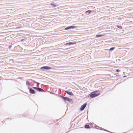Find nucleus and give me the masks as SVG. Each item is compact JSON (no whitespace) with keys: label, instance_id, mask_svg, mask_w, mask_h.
Masks as SVG:
<instances>
[{"label":"nucleus","instance_id":"21","mask_svg":"<svg viewBox=\"0 0 133 133\" xmlns=\"http://www.w3.org/2000/svg\"><path fill=\"white\" fill-rule=\"evenodd\" d=\"M116 71L117 72H120V70L119 69H117L116 70Z\"/></svg>","mask_w":133,"mask_h":133},{"label":"nucleus","instance_id":"24","mask_svg":"<svg viewBox=\"0 0 133 133\" xmlns=\"http://www.w3.org/2000/svg\"><path fill=\"white\" fill-rule=\"evenodd\" d=\"M116 76H117V77H119L120 76V75H115ZM120 76H122V75H120Z\"/></svg>","mask_w":133,"mask_h":133},{"label":"nucleus","instance_id":"17","mask_svg":"<svg viewBox=\"0 0 133 133\" xmlns=\"http://www.w3.org/2000/svg\"><path fill=\"white\" fill-rule=\"evenodd\" d=\"M29 81H31L32 82H32H33L34 83H36V84H37V82L35 80H32V79H29Z\"/></svg>","mask_w":133,"mask_h":133},{"label":"nucleus","instance_id":"27","mask_svg":"<svg viewBox=\"0 0 133 133\" xmlns=\"http://www.w3.org/2000/svg\"><path fill=\"white\" fill-rule=\"evenodd\" d=\"M19 28H20V27H17L16 28V29Z\"/></svg>","mask_w":133,"mask_h":133},{"label":"nucleus","instance_id":"1","mask_svg":"<svg viewBox=\"0 0 133 133\" xmlns=\"http://www.w3.org/2000/svg\"><path fill=\"white\" fill-rule=\"evenodd\" d=\"M100 94V93L99 91V92L97 90H95L89 94L88 97H90L91 98H93L99 96Z\"/></svg>","mask_w":133,"mask_h":133},{"label":"nucleus","instance_id":"9","mask_svg":"<svg viewBox=\"0 0 133 133\" xmlns=\"http://www.w3.org/2000/svg\"><path fill=\"white\" fill-rule=\"evenodd\" d=\"M64 91L68 95L71 96H74V95L73 93L67 90H64Z\"/></svg>","mask_w":133,"mask_h":133},{"label":"nucleus","instance_id":"12","mask_svg":"<svg viewBox=\"0 0 133 133\" xmlns=\"http://www.w3.org/2000/svg\"><path fill=\"white\" fill-rule=\"evenodd\" d=\"M31 81H26V85L27 86L30 85L31 86V85L30 84V83H31Z\"/></svg>","mask_w":133,"mask_h":133},{"label":"nucleus","instance_id":"30","mask_svg":"<svg viewBox=\"0 0 133 133\" xmlns=\"http://www.w3.org/2000/svg\"><path fill=\"white\" fill-rule=\"evenodd\" d=\"M53 123H51V124H49V125H50V124H52Z\"/></svg>","mask_w":133,"mask_h":133},{"label":"nucleus","instance_id":"35","mask_svg":"<svg viewBox=\"0 0 133 133\" xmlns=\"http://www.w3.org/2000/svg\"><path fill=\"white\" fill-rule=\"evenodd\" d=\"M25 117H26H26H26V116H25Z\"/></svg>","mask_w":133,"mask_h":133},{"label":"nucleus","instance_id":"13","mask_svg":"<svg viewBox=\"0 0 133 133\" xmlns=\"http://www.w3.org/2000/svg\"><path fill=\"white\" fill-rule=\"evenodd\" d=\"M84 128L87 129H90V127L89 124H85Z\"/></svg>","mask_w":133,"mask_h":133},{"label":"nucleus","instance_id":"29","mask_svg":"<svg viewBox=\"0 0 133 133\" xmlns=\"http://www.w3.org/2000/svg\"><path fill=\"white\" fill-rule=\"evenodd\" d=\"M9 119V118H7V119H6V120H8Z\"/></svg>","mask_w":133,"mask_h":133},{"label":"nucleus","instance_id":"19","mask_svg":"<svg viewBox=\"0 0 133 133\" xmlns=\"http://www.w3.org/2000/svg\"><path fill=\"white\" fill-rule=\"evenodd\" d=\"M33 89H34L35 90H36L37 91L38 88L36 87H32Z\"/></svg>","mask_w":133,"mask_h":133},{"label":"nucleus","instance_id":"32","mask_svg":"<svg viewBox=\"0 0 133 133\" xmlns=\"http://www.w3.org/2000/svg\"><path fill=\"white\" fill-rule=\"evenodd\" d=\"M20 90V91H22L23 92V91H22L21 90Z\"/></svg>","mask_w":133,"mask_h":133},{"label":"nucleus","instance_id":"33","mask_svg":"<svg viewBox=\"0 0 133 133\" xmlns=\"http://www.w3.org/2000/svg\"><path fill=\"white\" fill-rule=\"evenodd\" d=\"M25 115V114H24L23 115V116H24V115Z\"/></svg>","mask_w":133,"mask_h":133},{"label":"nucleus","instance_id":"28","mask_svg":"<svg viewBox=\"0 0 133 133\" xmlns=\"http://www.w3.org/2000/svg\"><path fill=\"white\" fill-rule=\"evenodd\" d=\"M5 122V121H3L2 122H3V123H4V122Z\"/></svg>","mask_w":133,"mask_h":133},{"label":"nucleus","instance_id":"23","mask_svg":"<svg viewBox=\"0 0 133 133\" xmlns=\"http://www.w3.org/2000/svg\"><path fill=\"white\" fill-rule=\"evenodd\" d=\"M36 84H37V86H38V85H39L40 84V83L39 82H37Z\"/></svg>","mask_w":133,"mask_h":133},{"label":"nucleus","instance_id":"16","mask_svg":"<svg viewBox=\"0 0 133 133\" xmlns=\"http://www.w3.org/2000/svg\"><path fill=\"white\" fill-rule=\"evenodd\" d=\"M115 48V47H112L109 50L110 51H112L114 50V49Z\"/></svg>","mask_w":133,"mask_h":133},{"label":"nucleus","instance_id":"2","mask_svg":"<svg viewBox=\"0 0 133 133\" xmlns=\"http://www.w3.org/2000/svg\"><path fill=\"white\" fill-rule=\"evenodd\" d=\"M52 68L49 66H43L40 67V70L43 71H46L50 69H52Z\"/></svg>","mask_w":133,"mask_h":133},{"label":"nucleus","instance_id":"3","mask_svg":"<svg viewBox=\"0 0 133 133\" xmlns=\"http://www.w3.org/2000/svg\"><path fill=\"white\" fill-rule=\"evenodd\" d=\"M59 96L64 102L67 101L69 103H71L73 101L72 99L68 97L61 96L60 95Z\"/></svg>","mask_w":133,"mask_h":133},{"label":"nucleus","instance_id":"14","mask_svg":"<svg viewBox=\"0 0 133 133\" xmlns=\"http://www.w3.org/2000/svg\"><path fill=\"white\" fill-rule=\"evenodd\" d=\"M50 5L52 6V7L54 8L56 7L57 6L54 3H51L50 4Z\"/></svg>","mask_w":133,"mask_h":133},{"label":"nucleus","instance_id":"7","mask_svg":"<svg viewBox=\"0 0 133 133\" xmlns=\"http://www.w3.org/2000/svg\"><path fill=\"white\" fill-rule=\"evenodd\" d=\"M76 26H68L67 27H66L64 29V30H68L71 29H74L75 28H76Z\"/></svg>","mask_w":133,"mask_h":133},{"label":"nucleus","instance_id":"18","mask_svg":"<svg viewBox=\"0 0 133 133\" xmlns=\"http://www.w3.org/2000/svg\"><path fill=\"white\" fill-rule=\"evenodd\" d=\"M116 26L119 29H122V27L121 25H117Z\"/></svg>","mask_w":133,"mask_h":133},{"label":"nucleus","instance_id":"31","mask_svg":"<svg viewBox=\"0 0 133 133\" xmlns=\"http://www.w3.org/2000/svg\"><path fill=\"white\" fill-rule=\"evenodd\" d=\"M67 49V48H66V49H64V50H66Z\"/></svg>","mask_w":133,"mask_h":133},{"label":"nucleus","instance_id":"20","mask_svg":"<svg viewBox=\"0 0 133 133\" xmlns=\"http://www.w3.org/2000/svg\"><path fill=\"white\" fill-rule=\"evenodd\" d=\"M12 44L9 45V46L8 48V49H11V47L12 46Z\"/></svg>","mask_w":133,"mask_h":133},{"label":"nucleus","instance_id":"8","mask_svg":"<svg viewBox=\"0 0 133 133\" xmlns=\"http://www.w3.org/2000/svg\"><path fill=\"white\" fill-rule=\"evenodd\" d=\"M28 89L29 90V92L30 93L32 94H34L36 93V92L34 90L33 88H28Z\"/></svg>","mask_w":133,"mask_h":133},{"label":"nucleus","instance_id":"34","mask_svg":"<svg viewBox=\"0 0 133 133\" xmlns=\"http://www.w3.org/2000/svg\"><path fill=\"white\" fill-rule=\"evenodd\" d=\"M11 120L12 119H10V118H9Z\"/></svg>","mask_w":133,"mask_h":133},{"label":"nucleus","instance_id":"4","mask_svg":"<svg viewBox=\"0 0 133 133\" xmlns=\"http://www.w3.org/2000/svg\"><path fill=\"white\" fill-rule=\"evenodd\" d=\"M77 43L76 41L70 42L66 43L64 45V46H68L72 45Z\"/></svg>","mask_w":133,"mask_h":133},{"label":"nucleus","instance_id":"15","mask_svg":"<svg viewBox=\"0 0 133 133\" xmlns=\"http://www.w3.org/2000/svg\"><path fill=\"white\" fill-rule=\"evenodd\" d=\"M92 11L91 10H87V11L86 12H85V13H88V14H90L91 13V12H92Z\"/></svg>","mask_w":133,"mask_h":133},{"label":"nucleus","instance_id":"26","mask_svg":"<svg viewBox=\"0 0 133 133\" xmlns=\"http://www.w3.org/2000/svg\"><path fill=\"white\" fill-rule=\"evenodd\" d=\"M126 76H126L125 75V76H123V78H124V77H126Z\"/></svg>","mask_w":133,"mask_h":133},{"label":"nucleus","instance_id":"11","mask_svg":"<svg viewBox=\"0 0 133 133\" xmlns=\"http://www.w3.org/2000/svg\"><path fill=\"white\" fill-rule=\"evenodd\" d=\"M105 34H99L96 35V37L97 38L101 37H102L105 35Z\"/></svg>","mask_w":133,"mask_h":133},{"label":"nucleus","instance_id":"25","mask_svg":"<svg viewBox=\"0 0 133 133\" xmlns=\"http://www.w3.org/2000/svg\"><path fill=\"white\" fill-rule=\"evenodd\" d=\"M24 40V39H22L21 40V41H23V40Z\"/></svg>","mask_w":133,"mask_h":133},{"label":"nucleus","instance_id":"5","mask_svg":"<svg viewBox=\"0 0 133 133\" xmlns=\"http://www.w3.org/2000/svg\"><path fill=\"white\" fill-rule=\"evenodd\" d=\"M93 128H94L97 129L101 130H103L106 131H108V130H106L104 128H102L100 127H99V126L95 124H94V127H93Z\"/></svg>","mask_w":133,"mask_h":133},{"label":"nucleus","instance_id":"22","mask_svg":"<svg viewBox=\"0 0 133 133\" xmlns=\"http://www.w3.org/2000/svg\"><path fill=\"white\" fill-rule=\"evenodd\" d=\"M93 123H89V125L91 126H92L93 125Z\"/></svg>","mask_w":133,"mask_h":133},{"label":"nucleus","instance_id":"10","mask_svg":"<svg viewBox=\"0 0 133 133\" xmlns=\"http://www.w3.org/2000/svg\"><path fill=\"white\" fill-rule=\"evenodd\" d=\"M37 91L39 92H45L46 91L43 89L40 88V87H38Z\"/></svg>","mask_w":133,"mask_h":133},{"label":"nucleus","instance_id":"6","mask_svg":"<svg viewBox=\"0 0 133 133\" xmlns=\"http://www.w3.org/2000/svg\"><path fill=\"white\" fill-rule=\"evenodd\" d=\"M87 104V103H84L83 105H82L80 108V110L81 111H83L86 107Z\"/></svg>","mask_w":133,"mask_h":133}]
</instances>
